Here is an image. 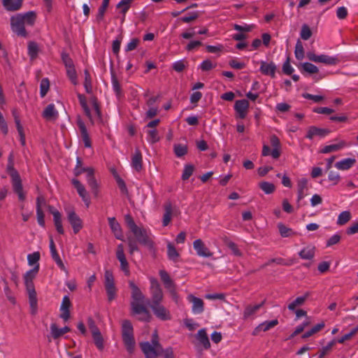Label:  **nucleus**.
Returning <instances> with one entry per match:
<instances>
[{"label": "nucleus", "instance_id": "f257e3e1", "mask_svg": "<svg viewBox=\"0 0 358 358\" xmlns=\"http://www.w3.org/2000/svg\"><path fill=\"white\" fill-rule=\"evenodd\" d=\"M129 285L131 289V313L139 315L138 320L141 321L149 322L151 315L144 305L145 296L133 281H129Z\"/></svg>", "mask_w": 358, "mask_h": 358}, {"label": "nucleus", "instance_id": "f03ea898", "mask_svg": "<svg viewBox=\"0 0 358 358\" xmlns=\"http://www.w3.org/2000/svg\"><path fill=\"white\" fill-rule=\"evenodd\" d=\"M36 20L35 11L18 13L10 17L11 30L19 36L27 37L25 27H33Z\"/></svg>", "mask_w": 358, "mask_h": 358}, {"label": "nucleus", "instance_id": "7ed1b4c3", "mask_svg": "<svg viewBox=\"0 0 358 358\" xmlns=\"http://www.w3.org/2000/svg\"><path fill=\"white\" fill-rule=\"evenodd\" d=\"M125 222L136 238V241L149 248H153V241L150 237V232L143 227H138L132 217L127 214L124 216Z\"/></svg>", "mask_w": 358, "mask_h": 358}, {"label": "nucleus", "instance_id": "20e7f679", "mask_svg": "<svg viewBox=\"0 0 358 358\" xmlns=\"http://www.w3.org/2000/svg\"><path fill=\"white\" fill-rule=\"evenodd\" d=\"M6 171L10 176L13 192L17 194L20 201H24L26 196L23 191L22 179L14 168L13 162L8 163Z\"/></svg>", "mask_w": 358, "mask_h": 358}, {"label": "nucleus", "instance_id": "39448f33", "mask_svg": "<svg viewBox=\"0 0 358 358\" xmlns=\"http://www.w3.org/2000/svg\"><path fill=\"white\" fill-rule=\"evenodd\" d=\"M122 336L124 344L129 353L134 352L136 342L134 337V329L129 320H124L122 324Z\"/></svg>", "mask_w": 358, "mask_h": 358}, {"label": "nucleus", "instance_id": "423d86ee", "mask_svg": "<svg viewBox=\"0 0 358 358\" xmlns=\"http://www.w3.org/2000/svg\"><path fill=\"white\" fill-rule=\"evenodd\" d=\"M150 292L151 299L149 306L162 303L164 299V293L159 282L155 278L150 279Z\"/></svg>", "mask_w": 358, "mask_h": 358}, {"label": "nucleus", "instance_id": "0eeeda50", "mask_svg": "<svg viewBox=\"0 0 358 358\" xmlns=\"http://www.w3.org/2000/svg\"><path fill=\"white\" fill-rule=\"evenodd\" d=\"M159 274L161 280L164 283V287L169 292L173 300L177 303L178 301V295L176 292V286L173 280L171 278L169 273L164 270H160Z\"/></svg>", "mask_w": 358, "mask_h": 358}, {"label": "nucleus", "instance_id": "6e6552de", "mask_svg": "<svg viewBox=\"0 0 358 358\" xmlns=\"http://www.w3.org/2000/svg\"><path fill=\"white\" fill-rule=\"evenodd\" d=\"M104 285L108 301H112L116 297L117 289L114 283V277L112 271L106 270L104 273Z\"/></svg>", "mask_w": 358, "mask_h": 358}, {"label": "nucleus", "instance_id": "1a4fd4ad", "mask_svg": "<svg viewBox=\"0 0 358 358\" xmlns=\"http://www.w3.org/2000/svg\"><path fill=\"white\" fill-rule=\"evenodd\" d=\"M307 58L315 63H322L327 65H336L340 62L337 57H331L327 55H316L313 52H308Z\"/></svg>", "mask_w": 358, "mask_h": 358}, {"label": "nucleus", "instance_id": "9d476101", "mask_svg": "<svg viewBox=\"0 0 358 358\" xmlns=\"http://www.w3.org/2000/svg\"><path fill=\"white\" fill-rule=\"evenodd\" d=\"M140 345L146 358H157L163 351L162 345H157L150 342L141 343Z\"/></svg>", "mask_w": 358, "mask_h": 358}, {"label": "nucleus", "instance_id": "9b49d317", "mask_svg": "<svg viewBox=\"0 0 358 358\" xmlns=\"http://www.w3.org/2000/svg\"><path fill=\"white\" fill-rule=\"evenodd\" d=\"M154 315L162 321H166L171 319L170 311L165 308L162 303L150 306Z\"/></svg>", "mask_w": 358, "mask_h": 358}, {"label": "nucleus", "instance_id": "f8f14e48", "mask_svg": "<svg viewBox=\"0 0 358 358\" xmlns=\"http://www.w3.org/2000/svg\"><path fill=\"white\" fill-rule=\"evenodd\" d=\"M26 289L29 294L30 306L32 309V314H35L37 308V298L33 281L24 282Z\"/></svg>", "mask_w": 358, "mask_h": 358}, {"label": "nucleus", "instance_id": "ddd939ff", "mask_svg": "<svg viewBox=\"0 0 358 358\" xmlns=\"http://www.w3.org/2000/svg\"><path fill=\"white\" fill-rule=\"evenodd\" d=\"M249 108V102L246 99L237 100L234 104V110L236 112V117L244 119L247 116Z\"/></svg>", "mask_w": 358, "mask_h": 358}, {"label": "nucleus", "instance_id": "4468645a", "mask_svg": "<svg viewBox=\"0 0 358 358\" xmlns=\"http://www.w3.org/2000/svg\"><path fill=\"white\" fill-rule=\"evenodd\" d=\"M116 257L120 262L121 269L124 272L125 275H129V264L127 261L124 252V246L122 244H119L116 250Z\"/></svg>", "mask_w": 358, "mask_h": 358}, {"label": "nucleus", "instance_id": "2eb2a0df", "mask_svg": "<svg viewBox=\"0 0 358 358\" xmlns=\"http://www.w3.org/2000/svg\"><path fill=\"white\" fill-rule=\"evenodd\" d=\"M187 300L192 303V311L194 314H201L204 311V303L201 299L189 294Z\"/></svg>", "mask_w": 358, "mask_h": 358}, {"label": "nucleus", "instance_id": "dca6fc26", "mask_svg": "<svg viewBox=\"0 0 358 358\" xmlns=\"http://www.w3.org/2000/svg\"><path fill=\"white\" fill-rule=\"evenodd\" d=\"M193 247L197 255L200 257H210L213 255V252L209 250L201 239L195 240L193 242Z\"/></svg>", "mask_w": 358, "mask_h": 358}, {"label": "nucleus", "instance_id": "f3484780", "mask_svg": "<svg viewBox=\"0 0 358 358\" xmlns=\"http://www.w3.org/2000/svg\"><path fill=\"white\" fill-rule=\"evenodd\" d=\"M72 184L74 185L76 189L79 196L82 198L83 201L85 202L86 206L88 207L90 203V197L88 196V193L84 187V185L77 179L72 180Z\"/></svg>", "mask_w": 358, "mask_h": 358}, {"label": "nucleus", "instance_id": "a211bd4d", "mask_svg": "<svg viewBox=\"0 0 358 358\" xmlns=\"http://www.w3.org/2000/svg\"><path fill=\"white\" fill-rule=\"evenodd\" d=\"M260 64L259 71L263 75L269 76L271 78L275 77L277 67L273 62L267 63L264 61H261Z\"/></svg>", "mask_w": 358, "mask_h": 358}, {"label": "nucleus", "instance_id": "6ab92c4d", "mask_svg": "<svg viewBox=\"0 0 358 358\" xmlns=\"http://www.w3.org/2000/svg\"><path fill=\"white\" fill-rule=\"evenodd\" d=\"M94 174V169L92 168H89L87 173V181L89 187L91 188L92 192L95 196H97L99 194V185Z\"/></svg>", "mask_w": 358, "mask_h": 358}, {"label": "nucleus", "instance_id": "aec40b11", "mask_svg": "<svg viewBox=\"0 0 358 358\" xmlns=\"http://www.w3.org/2000/svg\"><path fill=\"white\" fill-rule=\"evenodd\" d=\"M68 220L75 234H77L83 228L82 221L74 211L68 213Z\"/></svg>", "mask_w": 358, "mask_h": 358}, {"label": "nucleus", "instance_id": "412c9836", "mask_svg": "<svg viewBox=\"0 0 358 358\" xmlns=\"http://www.w3.org/2000/svg\"><path fill=\"white\" fill-rule=\"evenodd\" d=\"M108 224L115 238L123 241L124 236L122 234V229L120 224L117 222L116 219L115 217H109Z\"/></svg>", "mask_w": 358, "mask_h": 358}, {"label": "nucleus", "instance_id": "4be33fe9", "mask_svg": "<svg viewBox=\"0 0 358 358\" xmlns=\"http://www.w3.org/2000/svg\"><path fill=\"white\" fill-rule=\"evenodd\" d=\"M264 302L256 305H248L243 311V320H248L255 316L257 312L263 306Z\"/></svg>", "mask_w": 358, "mask_h": 358}, {"label": "nucleus", "instance_id": "5701e85b", "mask_svg": "<svg viewBox=\"0 0 358 358\" xmlns=\"http://www.w3.org/2000/svg\"><path fill=\"white\" fill-rule=\"evenodd\" d=\"M78 126L79 127L80 135L84 143L85 147L90 148L92 146V143L85 123L82 120H78Z\"/></svg>", "mask_w": 358, "mask_h": 358}, {"label": "nucleus", "instance_id": "b1692460", "mask_svg": "<svg viewBox=\"0 0 358 358\" xmlns=\"http://www.w3.org/2000/svg\"><path fill=\"white\" fill-rule=\"evenodd\" d=\"M308 180L306 178H301L297 183V203L298 208L300 207L299 202L306 196L305 190L307 189Z\"/></svg>", "mask_w": 358, "mask_h": 358}, {"label": "nucleus", "instance_id": "393cba45", "mask_svg": "<svg viewBox=\"0 0 358 358\" xmlns=\"http://www.w3.org/2000/svg\"><path fill=\"white\" fill-rule=\"evenodd\" d=\"M42 116L47 120H54L58 117V112L55 109V105L50 103L44 109Z\"/></svg>", "mask_w": 358, "mask_h": 358}, {"label": "nucleus", "instance_id": "a878e982", "mask_svg": "<svg viewBox=\"0 0 358 358\" xmlns=\"http://www.w3.org/2000/svg\"><path fill=\"white\" fill-rule=\"evenodd\" d=\"M329 133V131L327 129L317 128L316 127H310L308 130L306 137L309 139H312L317 136L324 137Z\"/></svg>", "mask_w": 358, "mask_h": 358}, {"label": "nucleus", "instance_id": "bb28decb", "mask_svg": "<svg viewBox=\"0 0 358 358\" xmlns=\"http://www.w3.org/2000/svg\"><path fill=\"white\" fill-rule=\"evenodd\" d=\"M23 0H2V4L8 11H16L22 7Z\"/></svg>", "mask_w": 358, "mask_h": 358}, {"label": "nucleus", "instance_id": "cd10ccee", "mask_svg": "<svg viewBox=\"0 0 358 358\" xmlns=\"http://www.w3.org/2000/svg\"><path fill=\"white\" fill-rule=\"evenodd\" d=\"M356 164V159L355 158H346L343 159L335 164V167L338 170H348Z\"/></svg>", "mask_w": 358, "mask_h": 358}, {"label": "nucleus", "instance_id": "c85d7f7f", "mask_svg": "<svg viewBox=\"0 0 358 358\" xmlns=\"http://www.w3.org/2000/svg\"><path fill=\"white\" fill-rule=\"evenodd\" d=\"M348 145V144L345 141H340L337 143L331 144V145H328L324 146L322 148L321 152L322 153H329V152H336V151H338V150H340L343 149V148H345V147H346Z\"/></svg>", "mask_w": 358, "mask_h": 358}, {"label": "nucleus", "instance_id": "c756f323", "mask_svg": "<svg viewBox=\"0 0 358 358\" xmlns=\"http://www.w3.org/2000/svg\"><path fill=\"white\" fill-rule=\"evenodd\" d=\"M196 338L205 349H208L210 347V343L205 329L199 330L196 335Z\"/></svg>", "mask_w": 358, "mask_h": 358}, {"label": "nucleus", "instance_id": "7c9ffc66", "mask_svg": "<svg viewBox=\"0 0 358 358\" xmlns=\"http://www.w3.org/2000/svg\"><path fill=\"white\" fill-rule=\"evenodd\" d=\"M142 155L138 150H136L131 157V166L136 171H140L142 169Z\"/></svg>", "mask_w": 358, "mask_h": 358}, {"label": "nucleus", "instance_id": "2f4dec72", "mask_svg": "<svg viewBox=\"0 0 358 358\" xmlns=\"http://www.w3.org/2000/svg\"><path fill=\"white\" fill-rule=\"evenodd\" d=\"M278 324V320H273L271 321H265L259 324L255 329L253 335H256L257 331H266L270 329L275 327Z\"/></svg>", "mask_w": 358, "mask_h": 358}, {"label": "nucleus", "instance_id": "473e14b6", "mask_svg": "<svg viewBox=\"0 0 358 358\" xmlns=\"http://www.w3.org/2000/svg\"><path fill=\"white\" fill-rule=\"evenodd\" d=\"M50 331L53 338L57 339L63 336L64 334L70 331V328L68 327H64L63 328L59 329L56 324L52 323L50 325Z\"/></svg>", "mask_w": 358, "mask_h": 358}, {"label": "nucleus", "instance_id": "72a5a7b5", "mask_svg": "<svg viewBox=\"0 0 358 358\" xmlns=\"http://www.w3.org/2000/svg\"><path fill=\"white\" fill-rule=\"evenodd\" d=\"M167 256L169 259L173 262H178L180 257V254L176 247L170 242L167 244Z\"/></svg>", "mask_w": 358, "mask_h": 358}, {"label": "nucleus", "instance_id": "f704fd0d", "mask_svg": "<svg viewBox=\"0 0 358 358\" xmlns=\"http://www.w3.org/2000/svg\"><path fill=\"white\" fill-rule=\"evenodd\" d=\"M299 257L303 259L310 260L315 256V247L308 245L299 252Z\"/></svg>", "mask_w": 358, "mask_h": 358}, {"label": "nucleus", "instance_id": "c9c22d12", "mask_svg": "<svg viewBox=\"0 0 358 358\" xmlns=\"http://www.w3.org/2000/svg\"><path fill=\"white\" fill-rule=\"evenodd\" d=\"M164 214L163 216V226L166 227L167 226L171 220V215H172V205L170 202H167L164 205Z\"/></svg>", "mask_w": 358, "mask_h": 358}, {"label": "nucleus", "instance_id": "e433bc0d", "mask_svg": "<svg viewBox=\"0 0 358 358\" xmlns=\"http://www.w3.org/2000/svg\"><path fill=\"white\" fill-rule=\"evenodd\" d=\"M351 217L352 215L350 211H343L338 215L336 224L340 226L344 225L350 220Z\"/></svg>", "mask_w": 358, "mask_h": 358}, {"label": "nucleus", "instance_id": "4c0bfd02", "mask_svg": "<svg viewBox=\"0 0 358 358\" xmlns=\"http://www.w3.org/2000/svg\"><path fill=\"white\" fill-rule=\"evenodd\" d=\"M78 98L80 106H82L83 109L84 110L85 115L89 117L90 120H92L90 110L87 106V99H86L85 96L83 94H78Z\"/></svg>", "mask_w": 358, "mask_h": 358}, {"label": "nucleus", "instance_id": "58836bf2", "mask_svg": "<svg viewBox=\"0 0 358 358\" xmlns=\"http://www.w3.org/2000/svg\"><path fill=\"white\" fill-rule=\"evenodd\" d=\"M259 187L266 194H272L275 189L273 183L266 181L259 182Z\"/></svg>", "mask_w": 358, "mask_h": 358}, {"label": "nucleus", "instance_id": "ea45409f", "mask_svg": "<svg viewBox=\"0 0 358 358\" xmlns=\"http://www.w3.org/2000/svg\"><path fill=\"white\" fill-rule=\"evenodd\" d=\"M308 295V293H306L303 296L297 297L294 301L288 305L289 310H294L296 306L303 304Z\"/></svg>", "mask_w": 358, "mask_h": 358}, {"label": "nucleus", "instance_id": "a19ab883", "mask_svg": "<svg viewBox=\"0 0 358 358\" xmlns=\"http://www.w3.org/2000/svg\"><path fill=\"white\" fill-rule=\"evenodd\" d=\"M278 228L282 237H289L295 235V232L290 228H288L282 223H278Z\"/></svg>", "mask_w": 358, "mask_h": 358}, {"label": "nucleus", "instance_id": "79ce46f5", "mask_svg": "<svg viewBox=\"0 0 358 358\" xmlns=\"http://www.w3.org/2000/svg\"><path fill=\"white\" fill-rule=\"evenodd\" d=\"M84 74H85L84 87H85V91L87 93L91 94L92 92V83L91 76L90 74V72L87 69H85L84 71Z\"/></svg>", "mask_w": 358, "mask_h": 358}, {"label": "nucleus", "instance_id": "37998d69", "mask_svg": "<svg viewBox=\"0 0 358 358\" xmlns=\"http://www.w3.org/2000/svg\"><path fill=\"white\" fill-rule=\"evenodd\" d=\"M52 259L55 262L58 267L63 271L67 272L66 268L65 267L62 259L60 258L57 250L50 252Z\"/></svg>", "mask_w": 358, "mask_h": 358}, {"label": "nucleus", "instance_id": "c03bdc74", "mask_svg": "<svg viewBox=\"0 0 358 358\" xmlns=\"http://www.w3.org/2000/svg\"><path fill=\"white\" fill-rule=\"evenodd\" d=\"M294 55L298 60H302L304 58V48L300 40L296 41Z\"/></svg>", "mask_w": 358, "mask_h": 358}, {"label": "nucleus", "instance_id": "a18cd8bd", "mask_svg": "<svg viewBox=\"0 0 358 358\" xmlns=\"http://www.w3.org/2000/svg\"><path fill=\"white\" fill-rule=\"evenodd\" d=\"M90 167H83V162L80 157H77L76 160V165L73 170L74 174L76 176H78L83 173H87V170Z\"/></svg>", "mask_w": 358, "mask_h": 358}, {"label": "nucleus", "instance_id": "49530a36", "mask_svg": "<svg viewBox=\"0 0 358 358\" xmlns=\"http://www.w3.org/2000/svg\"><path fill=\"white\" fill-rule=\"evenodd\" d=\"M39 270V264H37L32 269L28 271L24 276V282L33 281Z\"/></svg>", "mask_w": 358, "mask_h": 358}, {"label": "nucleus", "instance_id": "de8ad7c7", "mask_svg": "<svg viewBox=\"0 0 358 358\" xmlns=\"http://www.w3.org/2000/svg\"><path fill=\"white\" fill-rule=\"evenodd\" d=\"M92 338H93L94 344L96 346V348L99 350H102L104 348V345H103V339L101 332L100 331L96 332L94 334H92Z\"/></svg>", "mask_w": 358, "mask_h": 358}, {"label": "nucleus", "instance_id": "09e8293b", "mask_svg": "<svg viewBox=\"0 0 358 358\" xmlns=\"http://www.w3.org/2000/svg\"><path fill=\"white\" fill-rule=\"evenodd\" d=\"M110 0H103L101 6L99 7L98 13L96 15V20L98 22L101 21L103 19L105 12L108 6Z\"/></svg>", "mask_w": 358, "mask_h": 358}, {"label": "nucleus", "instance_id": "8fccbe9b", "mask_svg": "<svg viewBox=\"0 0 358 358\" xmlns=\"http://www.w3.org/2000/svg\"><path fill=\"white\" fill-rule=\"evenodd\" d=\"M173 149H174L175 155L178 157H181L185 155L187 152V147L186 145L175 144Z\"/></svg>", "mask_w": 358, "mask_h": 358}, {"label": "nucleus", "instance_id": "3c124183", "mask_svg": "<svg viewBox=\"0 0 358 358\" xmlns=\"http://www.w3.org/2000/svg\"><path fill=\"white\" fill-rule=\"evenodd\" d=\"M302 71L308 73L310 74L317 73L319 71L318 68L309 62H305L301 65Z\"/></svg>", "mask_w": 358, "mask_h": 358}, {"label": "nucleus", "instance_id": "603ef678", "mask_svg": "<svg viewBox=\"0 0 358 358\" xmlns=\"http://www.w3.org/2000/svg\"><path fill=\"white\" fill-rule=\"evenodd\" d=\"M147 140L149 143L153 144L159 141V136L156 129L148 130Z\"/></svg>", "mask_w": 358, "mask_h": 358}, {"label": "nucleus", "instance_id": "864d4df0", "mask_svg": "<svg viewBox=\"0 0 358 358\" xmlns=\"http://www.w3.org/2000/svg\"><path fill=\"white\" fill-rule=\"evenodd\" d=\"M111 80L113 91L115 92L116 96L119 98L122 96V94L121 86L114 74L112 75Z\"/></svg>", "mask_w": 358, "mask_h": 358}, {"label": "nucleus", "instance_id": "5fc2aeb1", "mask_svg": "<svg viewBox=\"0 0 358 358\" xmlns=\"http://www.w3.org/2000/svg\"><path fill=\"white\" fill-rule=\"evenodd\" d=\"M300 36L303 40L306 41L308 40L311 37L312 31L308 24H304L302 25Z\"/></svg>", "mask_w": 358, "mask_h": 358}, {"label": "nucleus", "instance_id": "6e6d98bb", "mask_svg": "<svg viewBox=\"0 0 358 358\" xmlns=\"http://www.w3.org/2000/svg\"><path fill=\"white\" fill-rule=\"evenodd\" d=\"M50 87V83L48 78L42 79L40 85V94L41 97H44L48 93Z\"/></svg>", "mask_w": 358, "mask_h": 358}, {"label": "nucleus", "instance_id": "4d7b16f0", "mask_svg": "<svg viewBox=\"0 0 358 358\" xmlns=\"http://www.w3.org/2000/svg\"><path fill=\"white\" fill-rule=\"evenodd\" d=\"M38 45L35 42H29L28 44V54L31 59L36 57L38 54Z\"/></svg>", "mask_w": 358, "mask_h": 358}, {"label": "nucleus", "instance_id": "13d9d810", "mask_svg": "<svg viewBox=\"0 0 358 358\" xmlns=\"http://www.w3.org/2000/svg\"><path fill=\"white\" fill-rule=\"evenodd\" d=\"M198 17H199V13L197 11H194V12L189 13L188 15H187L185 16L180 17L179 19V20H180L181 22H185V23H189V22L194 21Z\"/></svg>", "mask_w": 358, "mask_h": 358}, {"label": "nucleus", "instance_id": "bf43d9fd", "mask_svg": "<svg viewBox=\"0 0 358 358\" xmlns=\"http://www.w3.org/2000/svg\"><path fill=\"white\" fill-rule=\"evenodd\" d=\"M194 170V167L191 164H186L184 167V170L182 174V179L183 180H188L192 175Z\"/></svg>", "mask_w": 358, "mask_h": 358}, {"label": "nucleus", "instance_id": "052dcab7", "mask_svg": "<svg viewBox=\"0 0 358 358\" xmlns=\"http://www.w3.org/2000/svg\"><path fill=\"white\" fill-rule=\"evenodd\" d=\"M63 63L65 65L66 69H70L75 67L72 59L69 57V54L63 52L61 55Z\"/></svg>", "mask_w": 358, "mask_h": 358}, {"label": "nucleus", "instance_id": "680f3d73", "mask_svg": "<svg viewBox=\"0 0 358 358\" xmlns=\"http://www.w3.org/2000/svg\"><path fill=\"white\" fill-rule=\"evenodd\" d=\"M133 0H121L117 5V8H120L121 12L125 14L130 8V4Z\"/></svg>", "mask_w": 358, "mask_h": 358}, {"label": "nucleus", "instance_id": "e2e57ef3", "mask_svg": "<svg viewBox=\"0 0 358 358\" xmlns=\"http://www.w3.org/2000/svg\"><path fill=\"white\" fill-rule=\"evenodd\" d=\"M357 332H358V326L353 328L348 334H345L341 338L338 339L337 342L339 343H343L345 341L350 340Z\"/></svg>", "mask_w": 358, "mask_h": 358}, {"label": "nucleus", "instance_id": "0e129e2a", "mask_svg": "<svg viewBox=\"0 0 358 358\" xmlns=\"http://www.w3.org/2000/svg\"><path fill=\"white\" fill-rule=\"evenodd\" d=\"M336 341L333 340L330 341L326 346L323 347L319 352V358H323L335 345Z\"/></svg>", "mask_w": 358, "mask_h": 358}, {"label": "nucleus", "instance_id": "69168bd1", "mask_svg": "<svg viewBox=\"0 0 358 358\" xmlns=\"http://www.w3.org/2000/svg\"><path fill=\"white\" fill-rule=\"evenodd\" d=\"M66 74L73 85L78 84L77 73L75 67L66 69Z\"/></svg>", "mask_w": 358, "mask_h": 358}, {"label": "nucleus", "instance_id": "338daca9", "mask_svg": "<svg viewBox=\"0 0 358 358\" xmlns=\"http://www.w3.org/2000/svg\"><path fill=\"white\" fill-rule=\"evenodd\" d=\"M40 259V253L38 252H34L27 255L28 264L31 266L38 263Z\"/></svg>", "mask_w": 358, "mask_h": 358}, {"label": "nucleus", "instance_id": "774afa93", "mask_svg": "<svg viewBox=\"0 0 358 358\" xmlns=\"http://www.w3.org/2000/svg\"><path fill=\"white\" fill-rule=\"evenodd\" d=\"M139 43H140V41L138 38H132L126 45L125 51L130 52V51L135 50L137 48V46L138 45Z\"/></svg>", "mask_w": 358, "mask_h": 358}]
</instances>
